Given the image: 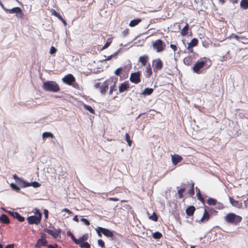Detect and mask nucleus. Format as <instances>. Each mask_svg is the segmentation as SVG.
Returning a JSON list of instances; mask_svg holds the SVG:
<instances>
[{"mask_svg":"<svg viewBox=\"0 0 248 248\" xmlns=\"http://www.w3.org/2000/svg\"><path fill=\"white\" fill-rule=\"evenodd\" d=\"M44 90L47 92H57L60 90L58 84L54 81L45 82L42 86Z\"/></svg>","mask_w":248,"mask_h":248,"instance_id":"f257e3e1","label":"nucleus"},{"mask_svg":"<svg viewBox=\"0 0 248 248\" xmlns=\"http://www.w3.org/2000/svg\"><path fill=\"white\" fill-rule=\"evenodd\" d=\"M242 217L234 213H229L225 217V219L228 223L237 224L242 220Z\"/></svg>","mask_w":248,"mask_h":248,"instance_id":"f03ea898","label":"nucleus"},{"mask_svg":"<svg viewBox=\"0 0 248 248\" xmlns=\"http://www.w3.org/2000/svg\"><path fill=\"white\" fill-rule=\"evenodd\" d=\"M208 59L203 58L201 61H198L193 67L194 72L197 74L200 73V69H202L206 63Z\"/></svg>","mask_w":248,"mask_h":248,"instance_id":"7ed1b4c3","label":"nucleus"},{"mask_svg":"<svg viewBox=\"0 0 248 248\" xmlns=\"http://www.w3.org/2000/svg\"><path fill=\"white\" fill-rule=\"evenodd\" d=\"M166 45L160 39L155 40L153 43V47L157 53H160L163 51L165 48Z\"/></svg>","mask_w":248,"mask_h":248,"instance_id":"20e7f679","label":"nucleus"},{"mask_svg":"<svg viewBox=\"0 0 248 248\" xmlns=\"http://www.w3.org/2000/svg\"><path fill=\"white\" fill-rule=\"evenodd\" d=\"M110 82V81L106 80L102 83H97L94 85V87L95 88L99 89L100 93L104 94L108 90Z\"/></svg>","mask_w":248,"mask_h":248,"instance_id":"39448f33","label":"nucleus"},{"mask_svg":"<svg viewBox=\"0 0 248 248\" xmlns=\"http://www.w3.org/2000/svg\"><path fill=\"white\" fill-rule=\"evenodd\" d=\"M4 11L10 14H16V16L18 18H22L23 13L20 7H16L11 9H4Z\"/></svg>","mask_w":248,"mask_h":248,"instance_id":"423d86ee","label":"nucleus"},{"mask_svg":"<svg viewBox=\"0 0 248 248\" xmlns=\"http://www.w3.org/2000/svg\"><path fill=\"white\" fill-rule=\"evenodd\" d=\"M41 217L42 214L39 211H38V215L30 216L27 218V220L28 223L30 224H38L41 221Z\"/></svg>","mask_w":248,"mask_h":248,"instance_id":"0eeeda50","label":"nucleus"},{"mask_svg":"<svg viewBox=\"0 0 248 248\" xmlns=\"http://www.w3.org/2000/svg\"><path fill=\"white\" fill-rule=\"evenodd\" d=\"M96 232L99 231L101 233H102L104 235L108 237H110L111 240H114V236L113 234L111 231L109 230L104 228H102L101 227H98L97 229H96Z\"/></svg>","mask_w":248,"mask_h":248,"instance_id":"6e6552de","label":"nucleus"},{"mask_svg":"<svg viewBox=\"0 0 248 248\" xmlns=\"http://www.w3.org/2000/svg\"><path fill=\"white\" fill-rule=\"evenodd\" d=\"M62 81L64 83L71 85L75 82V78L72 74H68L62 78Z\"/></svg>","mask_w":248,"mask_h":248,"instance_id":"1a4fd4ad","label":"nucleus"},{"mask_svg":"<svg viewBox=\"0 0 248 248\" xmlns=\"http://www.w3.org/2000/svg\"><path fill=\"white\" fill-rule=\"evenodd\" d=\"M21 183L22 184L21 186H22L23 187H26L31 186H33V187L36 188L39 187L41 186L40 184L36 181L29 183L26 182L24 180L23 181H21Z\"/></svg>","mask_w":248,"mask_h":248,"instance_id":"9d476101","label":"nucleus"},{"mask_svg":"<svg viewBox=\"0 0 248 248\" xmlns=\"http://www.w3.org/2000/svg\"><path fill=\"white\" fill-rule=\"evenodd\" d=\"M140 76L139 72L132 73L130 77V81L136 84L139 83L140 81Z\"/></svg>","mask_w":248,"mask_h":248,"instance_id":"9b49d317","label":"nucleus"},{"mask_svg":"<svg viewBox=\"0 0 248 248\" xmlns=\"http://www.w3.org/2000/svg\"><path fill=\"white\" fill-rule=\"evenodd\" d=\"M44 231L50 235H52L54 238H57L61 232L60 230H55L53 231L50 229H45Z\"/></svg>","mask_w":248,"mask_h":248,"instance_id":"f8f14e48","label":"nucleus"},{"mask_svg":"<svg viewBox=\"0 0 248 248\" xmlns=\"http://www.w3.org/2000/svg\"><path fill=\"white\" fill-rule=\"evenodd\" d=\"M183 159V158L179 155H171V160L173 165H176L180 162Z\"/></svg>","mask_w":248,"mask_h":248,"instance_id":"ddd939ff","label":"nucleus"},{"mask_svg":"<svg viewBox=\"0 0 248 248\" xmlns=\"http://www.w3.org/2000/svg\"><path fill=\"white\" fill-rule=\"evenodd\" d=\"M198 43V40L196 38H193L191 40V42L188 44L187 49L190 50V52L193 51L192 47L197 46Z\"/></svg>","mask_w":248,"mask_h":248,"instance_id":"4468645a","label":"nucleus"},{"mask_svg":"<svg viewBox=\"0 0 248 248\" xmlns=\"http://www.w3.org/2000/svg\"><path fill=\"white\" fill-rule=\"evenodd\" d=\"M229 201H230V202L233 206H234V207H236L237 208H240L242 206V202H239L234 200L232 197H229Z\"/></svg>","mask_w":248,"mask_h":248,"instance_id":"2eb2a0df","label":"nucleus"},{"mask_svg":"<svg viewBox=\"0 0 248 248\" xmlns=\"http://www.w3.org/2000/svg\"><path fill=\"white\" fill-rule=\"evenodd\" d=\"M129 88V84L126 82H124L120 84L119 87V91L120 93H122L127 90Z\"/></svg>","mask_w":248,"mask_h":248,"instance_id":"dca6fc26","label":"nucleus"},{"mask_svg":"<svg viewBox=\"0 0 248 248\" xmlns=\"http://www.w3.org/2000/svg\"><path fill=\"white\" fill-rule=\"evenodd\" d=\"M88 238V234L86 233L79 237L78 239H77V241L75 242L76 244L79 245L86 241Z\"/></svg>","mask_w":248,"mask_h":248,"instance_id":"f3484780","label":"nucleus"},{"mask_svg":"<svg viewBox=\"0 0 248 248\" xmlns=\"http://www.w3.org/2000/svg\"><path fill=\"white\" fill-rule=\"evenodd\" d=\"M47 243L46 240L44 238H41L37 240V243L35 245L36 248H40L42 246H45Z\"/></svg>","mask_w":248,"mask_h":248,"instance_id":"a211bd4d","label":"nucleus"},{"mask_svg":"<svg viewBox=\"0 0 248 248\" xmlns=\"http://www.w3.org/2000/svg\"><path fill=\"white\" fill-rule=\"evenodd\" d=\"M155 69L156 70H160L163 67V63L162 61L159 59H158L155 61Z\"/></svg>","mask_w":248,"mask_h":248,"instance_id":"6ab92c4d","label":"nucleus"},{"mask_svg":"<svg viewBox=\"0 0 248 248\" xmlns=\"http://www.w3.org/2000/svg\"><path fill=\"white\" fill-rule=\"evenodd\" d=\"M195 210V208L193 206H190L187 207L186 210V213L187 215L190 216H192Z\"/></svg>","mask_w":248,"mask_h":248,"instance_id":"aec40b11","label":"nucleus"},{"mask_svg":"<svg viewBox=\"0 0 248 248\" xmlns=\"http://www.w3.org/2000/svg\"><path fill=\"white\" fill-rule=\"evenodd\" d=\"M148 57L147 56L144 55L140 56L139 59V61L141 63L143 66H145L147 62Z\"/></svg>","mask_w":248,"mask_h":248,"instance_id":"412c9836","label":"nucleus"},{"mask_svg":"<svg viewBox=\"0 0 248 248\" xmlns=\"http://www.w3.org/2000/svg\"><path fill=\"white\" fill-rule=\"evenodd\" d=\"M141 21V20L140 18L135 19L132 20L130 22V23L129 24V26L131 27H135V26L137 25L139 23H140Z\"/></svg>","mask_w":248,"mask_h":248,"instance_id":"4be33fe9","label":"nucleus"},{"mask_svg":"<svg viewBox=\"0 0 248 248\" xmlns=\"http://www.w3.org/2000/svg\"><path fill=\"white\" fill-rule=\"evenodd\" d=\"M209 217L210 215L209 213L206 211V210H205L202 217L201 219V221L202 222L206 221L209 219Z\"/></svg>","mask_w":248,"mask_h":248,"instance_id":"5701e85b","label":"nucleus"},{"mask_svg":"<svg viewBox=\"0 0 248 248\" xmlns=\"http://www.w3.org/2000/svg\"><path fill=\"white\" fill-rule=\"evenodd\" d=\"M0 221H1L3 223H6V224H8L10 223L9 219L6 215L3 214L0 216Z\"/></svg>","mask_w":248,"mask_h":248,"instance_id":"b1692460","label":"nucleus"},{"mask_svg":"<svg viewBox=\"0 0 248 248\" xmlns=\"http://www.w3.org/2000/svg\"><path fill=\"white\" fill-rule=\"evenodd\" d=\"M153 91L154 90L152 88H146L144 90L142 93V94L144 95H149L152 94V93L153 92Z\"/></svg>","mask_w":248,"mask_h":248,"instance_id":"393cba45","label":"nucleus"},{"mask_svg":"<svg viewBox=\"0 0 248 248\" xmlns=\"http://www.w3.org/2000/svg\"><path fill=\"white\" fill-rule=\"evenodd\" d=\"M14 214L15 215L13 216L14 218H16L20 222H23L24 221V217L22 216H21L19 213L17 212H15Z\"/></svg>","mask_w":248,"mask_h":248,"instance_id":"a878e982","label":"nucleus"},{"mask_svg":"<svg viewBox=\"0 0 248 248\" xmlns=\"http://www.w3.org/2000/svg\"><path fill=\"white\" fill-rule=\"evenodd\" d=\"M240 6L244 9H247L248 8V0H242Z\"/></svg>","mask_w":248,"mask_h":248,"instance_id":"bb28decb","label":"nucleus"},{"mask_svg":"<svg viewBox=\"0 0 248 248\" xmlns=\"http://www.w3.org/2000/svg\"><path fill=\"white\" fill-rule=\"evenodd\" d=\"M120 49H119L117 52L114 53L113 54H112L107 57L106 56H104V59H103V61L109 60L112 58L116 57L117 56V55L118 54V53L120 52Z\"/></svg>","mask_w":248,"mask_h":248,"instance_id":"cd10ccee","label":"nucleus"},{"mask_svg":"<svg viewBox=\"0 0 248 248\" xmlns=\"http://www.w3.org/2000/svg\"><path fill=\"white\" fill-rule=\"evenodd\" d=\"M188 28H189L188 25L187 23H186V26L183 28V29L181 31V34L182 35H186L187 34Z\"/></svg>","mask_w":248,"mask_h":248,"instance_id":"c85d7f7f","label":"nucleus"},{"mask_svg":"<svg viewBox=\"0 0 248 248\" xmlns=\"http://www.w3.org/2000/svg\"><path fill=\"white\" fill-rule=\"evenodd\" d=\"M217 201L216 200L209 198L207 200V203L210 205H215L216 204Z\"/></svg>","mask_w":248,"mask_h":248,"instance_id":"c756f323","label":"nucleus"},{"mask_svg":"<svg viewBox=\"0 0 248 248\" xmlns=\"http://www.w3.org/2000/svg\"><path fill=\"white\" fill-rule=\"evenodd\" d=\"M50 137L53 138L54 137L53 135L50 132H44L42 134V138L44 140L46 138Z\"/></svg>","mask_w":248,"mask_h":248,"instance_id":"7c9ffc66","label":"nucleus"},{"mask_svg":"<svg viewBox=\"0 0 248 248\" xmlns=\"http://www.w3.org/2000/svg\"><path fill=\"white\" fill-rule=\"evenodd\" d=\"M125 140L128 143L129 146H131L132 144V140H130V136L128 133L125 135Z\"/></svg>","mask_w":248,"mask_h":248,"instance_id":"2f4dec72","label":"nucleus"},{"mask_svg":"<svg viewBox=\"0 0 248 248\" xmlns=\"http://www.w3.org/2000/svg\"><path fill=\"white\" fill-rule=\"evenodd\" d=\"M13 178L16 180V183L20 186H21L22 183L21 181H23L24 180L19 178L16 174L13 175Z\"/></svg>","mask_w":248,"mask_h":248,"instance_id":"473e14b6","label":"nucleus"},{"mask_svg":"<svg viewBox=\"0 0 248 248\" xmlns=\"http://www.w3.org/2000/svg\"><path fill=\"white\" fill-rule=\"evenodd\" d=\"M79 245L81 248H90L91 247L90 244L86 242L81 243Z\"/></svg>","mask_w":248,"mask_h":248,"instance_id":"72a5a7b5","label":"nucleus"},{"mask_svg":"<svg viewBox=\"0 0 248 248\" xmlns=\"http://www.w3.org/2000/svg\"><path fill=\"white\" fill-rule=\"evenodd\" d=\"M153 236L154 238L157 239L160 238L162 236V235L160 232H156L153 233Z\"/></svg>","mask_w":248,"mask_h":248,"instance_id":"f704fd0d","label":"nucleus"},{"mask_svg":"<svg viewBox=\"0 0 248 248\" xmlns=\"http://www.w3.org/2000/svg\"><path fill=\"white\" fill-rule=\"evenodd\" d=\"M185 191V188H181L178 190V194L179 195V198H182L183 197V193Z\"/></svg>","mask_w":248,"mask_h":248,"instance_id":"c9c22d12","label":"nucleus"},{"mask_svg":"<svg viewBox=\"0 0 248 248\" xmlns=\"http://www.w3.org/2000/svg\"><path fill=\"white\" fill-rule=\"evenodd\" d=\"M10 186L13 190L16 192H19L20 190V188L14 183H11L10 184Z\"/></svg>","mask_w":248,"mask_h":248,"instance_id":"e433bc0d","label":"nucleus"},{"mask_svg":"<svg viewBox=\"0 0 248 248\" xmlns=\"http://www.w3.org/2000/svg\"><path fill=\"white\" fill-rule=\"evenodd\" d=\"M84 108L88 110L89 111H90L91 113L93 114L94 113V109L90 106L85 105H84Z\"/></svg>","mask_w":248,"mask_h":248,"instance_id":"4c0bfd02","label":"nucleus"},{"mask_svg":"<svg viewBox=\"0 0 248 248\" xmlns=\"http://www.w3.org/2000/svg\"><path fill=\"white\" fill-rule=\"evenodd\" d=\"M67 234L68 236H70L72 240L75 242L77 241V239L75 237L73 234L70 231L67 232Z\"/></svg>","mask_w":248,"mask_h":248,"instance_id":"58836bf2","label":"nucleus"},{"mask_svg":"<svg viewBox=\"0 0 248 248\" xmlns=\"http://www.w3.org/2000/svg\"><path fill=\"white\" fill-rule=\"evenodd\" d=\"M149 218H150V219H151L155 221H156L157 220V218H158L157 216L155 213H154L153 214L152 216H150Z\"/></svg>","mask_w":248,"mask_h":248,"instance_id":"ea45409f","label":"nucleus"},{"mask_svg":"<svg viewBox=\"0 0 248 248\" xmlns=\"http://www.w3.org/2000/svg\"><path fill=\"white\" fill-rule=\"evenodd\" d=\"M98 245L102 248H105V243L104 241L101 239L98 240Z\"/></svg>","mask_w":248,"mask_h":248,"instance_id":"a19ab883","label":"nucleus"},{"mask_svg":"<svg viewBox=\"0 0 248 248\" xmlns=\"http://www.w3.org/2000/svg\"><path fill=\"white\" fill-rule=\"evenodd\" d=\"M80 220L86 226H89L90 224L89 220L85 218H82Z\"/></svg>","mask_w":248,"mask_h":248,"instance_id":"79ce46f5","label":"nucleus"},{"mask_svg":"<svg viewBox=\"0 0 248 248\" xmlns=\"http://www.w3.org/2000/svg\"><path fill=\"white\" fill-rule=\"evenodd\" d=\"M123 69L121 67L117 68L115 71V74L117 76H119L122 71Z\"/></svg>","mask_w":248,"mask_h":248,"instance_id":"37998d69","label":"nucleus"},{"mask_svg":"<svg viewBox=\"0 0 248 248\" xmlns=\"http://www.w3.org/2000/svg\"><path fill=\"white\" fill-rule=\"evenodd\" d=\"M188 193L190 195H193L194 194V183L192 184V187L189 190Z\"/></svg>","mask_w":248,"mask_h":248,"instance_id":"c03bdc74","label":"nucleus"},{"mask_svg":"<svg viewBox=\"0 0 248 248\" xmlns=\"http://www.w3.org/2000/svg\"><path fill=\"white\" fill-rule=\"evenodd\" d=\"M116 90L117 89H116V87H115L114 85L110 86V90H109V94H112V92L114 91H116Z\"/></svg>","mask_w":248,"mask_h":248,"instance_id":"a18cd8bd","label":"nucleus"},{"mask_svg":"<svg viewBox=\"0 0 248 248\" xmlns=\"http://www.w3.org/2000/svg\"><path fill=\"white\" fill-rule=\"evenodd\" d=\"M57 49L53 46H51L50 50V53L51 54H53L56 53Z\"/></svg>","mask_w":248,"mask_h":248,"instance_id":"49530a36","label":"nucleus"},{"mask_svg":"<svg viewBox=\"0 0 248 248\" xmlns=\"http://www.w3.org/2000/svg\"><path fill=\"white\" fill-rule=\"evenodd\" d=\"M58 18L62 21V22L65 26L67 25L66 22L65 21V20H64V19L62 17V16L61 15H60Z\"/></svg>","mask_w":248,"mask_h":248,"instance_id":"de8ad7c7","label":"nucleus"},{"mask_svg":"<svg viewBox=\"0 0 248 248\" xmlns=\"http://www.w3.org/2000/svg\"><path fill=\"white\" fill-rule=\"evenodd\" d=\"M232 35H233V34H232ZM233 36H234V37L236 39H237L238 41H239V39H245V37H244V36H241V37H240V36H238V35H233Z\"/></svg>","mask_w":248,"mask_h":248,"instance_id":"09e8293b","label":"nucleus"},{"mask_svg":"<svg viewBox=\"0 0 248 248\" xmlns=\"http://www.w3.org/2000/svg\"><path fill=\"white\" fill-rule=\"evenodd\" d=\"M111 43V41H108L106 44H105V45L103 47V49H105L106 48H107L110 44Z\"/></svg>","mask_w":248,"mask_h":248,"instance_id":"8fccbe9b","label":"nucleus"},{"mask_svg":"<svg viewBox=\"0 0 248 248\" xmlns=\"http://www.w3.org/2000/svg\"><path fill=\"white\" fill-rule=\"evenodd\" d=\"M44 214L45 215V218H47L48 216V211L46 209H44Z\"/></svg>","mask_w":248,"mask_h":248,"instance_id":"3c124183","label":"nucleus"},{"mask_svg":"<svg viewBox=\"0 0 248 248\" xmlns=\"http://www.w3.org/2000/svg\"><path fill=\"white\" fill-rule=\"evenodd\" d=\"M170 47L171 48H172L173 50V51L174 52L176 51L177 49V47L176 46H175L174 45L170 44Z\"/></svg>","mask_w":248,"mask_h":248,"instance_id":"603ef678","label":"nucleus"},{"mask_svg":"<svg viewBox=\"0 0 248 248\" xmlns=\"http://www.w3.org/2000/svg\"><path fill=\"white\" fill-rule=\"evenodd\" d=\"M146 72L149 74V75H151L152 73L151 68L150 66L147 68Z\"/></svg>","mask_w":248,"mask_h":248,"instance_id":"864d4df0","label":"nucleus"},{"mask_svg":"<svg viewBox=\"0 0 248 248\" xmlns=\"http://www.w3.org/2000/svg\"><path fill=\"white\" fill-rule=\"evenodd\" d=\"M52 14L55 16L58 17L60 15L59 14H58L57 12H56L54 10H53L52 11Z\"/></svg>","mask_w":248,"mask_h":248,"instance_id":"5fc2aeb1","label":"nucleus"},{"mask_svg":"<svg viewBox=\"0 0 248 248\" xmlns=\"http://www.w3.org/2000/svg\"><path fill=\"white\" fill-rule=\"evenodd\" d=\"M198 199L202 203L204 202V199L202 197L201 195H199V196H198Z\"/></svg>","mask_w":248,"mask_h":248,"instance_id":"6e6d98bb","label":"nucleus"},{"mask_svg":"<svg viewBox=\"0 0 248 248\" xmlns=\"http://www.w3.org/2000/svg\"><path fill=\"white\" fill-rule=\"evenodd\" d=\"M47 248H57L58 247V245H55L54 246H53V245H47Z\"/></svg>","mask_w":248,"mask_h":248,"instance_id":"4d7b16f0","label":"nucleus"},{"mask_svg":"<svg viewBox=\"0 0 248 248\" xmlns=\"http://www.w3.org/2000/svg\"><path fill=\"white\" fill-rule=\"evenodd\" d=\"M63 211L68 213L69 214H72V212L67 208H64Z\"/></svg>","mask_w":248,"mask_h":248,"instance_id":"13d9d810","label":"nucleus"},{"mask_svg":"<svg viewBox=\"0 0 248 248\" xmlns=\"http://www.w3.org/2000/svg\"><path fill=\"white\" fill-rule=\"evenodd\" d=\"M6 212H7V213H8L9 215H11L12 216H14V215H15V213L14 212H12V211H5Z\"/></svg>","mask_w":248,"mask_h":248,"instance_id":"bf43d9fd","label":"nucleus"},{"mask_svg":"<svg viewBox=\"0 0 248 248\" xmlns=\"http://www.w3.org/2000/svg\"><path fill=\"white\" fill-rule=\"evenodd\" d=\"M128 33V29H125L124 31H123V34L124 36L126 35Z\"/></svg>","mask_w":248,"mask_h":248,"instance_id":"052dcab7","label":"nucleus"},{"mask_svg":"<svg viewBox=\"0 0 248 248\" xmlns=\"http://www.w3.org/2000/svg\"><path fill=\"white\" fill-rule=\"evenodd\" d=\"M14 244H10L7 245L5 248H14Z\"/></svg>","mask_w":248,"mask_h":248,"instance_id":"680f3d73","label":"nucleus"},{"mask_svg":"<svg viewBox=\"0 0 248 248\" xmlns=\"http://www.w3.org/2000/svg\"><path fill=\"white\" fill-rule=\"evenodd\" d=\"M73 220H74L75 221H76V222H78V216H75L74 217H73Z\"/></svg>","mask_w":248,"mask_h":248,"instance_id":"e2e57ef3","label":"nucleus"},{"mask_svg":"<svg viewBox=\"0 0 248 248\" xmlns=\"http://www.w3.org/2000/svg\"><path fill=\"white\" fill-rule=\"evenodd\" d=\"M45 233H41V238H44V237H45Z\"/></svg>","mask_w":248,"mask_h":248,"instance_id":"0e129e2a","label":"nucleus"},{"mask_svg":"<svg viewBox=\"0 0 248 248\" xmlns=\"http://www.w3.org/2000/svg\"><path fill=\"white\" fill-rule=\"evenodd\" d=\"M110 200L111 201H117L118 200L117 199H115V198H110Z\"/></svg>","mask_w":248,"mask_h":248,"instance_id":"69168bd1","label":"nucleus"},{"mask_svg":"<svg viewBox=\"0 0 248 248\" xmlns=\"http://www.w3.org/2000/svg\"><path fill=\"white\" fill-rule=\"evenodd\" d=\"M97 232L98 236L101 237V234L100 233L101 232L99 231H98V232Z\"/></svg>","mask_w":248,"mask_h":248,"instance_id":"338daca9","label":"nucleus"},{"mask_svg":"<svg viewBox=\"0 0 248 248\" xmlns=\"http://www.w3.org/2000/svg\"><path fill=\"white\" fill-rule=\"evenodd\" d=\"M219 2L221 3L222 4H223L224 2V0H219Z\"/></svg>","mask_w":248,"mask_h":248,"instance_id":"774afa93","label":"nucleus"}]
</instances>
